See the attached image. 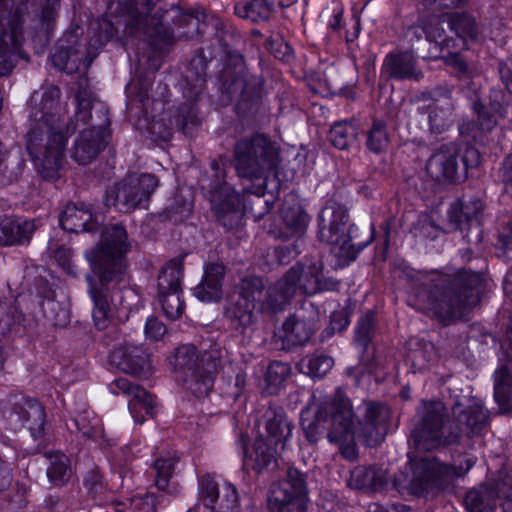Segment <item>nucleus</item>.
I'll list each match as a JSON object with an SVG mask.
<instances>
[{"label":"nucleus","instance_id":"f257e3e1","mask_svg":"<svg viewBox=\"0 0 512 512\" xmlns=\"http://www.w3.org/2000/svg\"><path fill=\"white\" fill-rule=\"evenodd\" d=\"M127 240L126 229L120 224H112L102 232L100 245L86 253L91 269L100 280V287H97L92 277L86 276L88 291L94 304L92 317L99 330L108 328L114 316V307L109 301L105 286L113 281L119 283L124 280V255L129 250Z\"/></svg>","mask_w":512,"mask_h":512},{"label":"nucleus","instance_id":"f03ea898","mask_svg":"<svg viewBox=\"0 0 512 512\" xmlns=\"http://www.w3.org/2000/svg\"><path fill=\"white\" fill-rule=\"evenodd\" d=\"M331 427L327 433L330 443L339 446L341 455L348 460H355L357 450L355 436L363 440L370 447L380 444L388 431L390 409L388 406L365 402L359 408L361 418L354 424V412L350 399L338 388L331 398Z\"/></svg>","mask_w":512,"mask_h":512},{"label":"nucleus","instance_id":"7ed1b4c3","mask_svg":"<svg viewBox=\"0 0 512 512\" xmlns=\"http://www.w3.org/2000/svg\"><path fill=\"white\" fill-rule=\"evenodd\" d=\"M484 290L480 273L458 271L445 287H427L411 294L409 303L417 310L436 318L443 324L462 318L466 311L476 306Z\"/></svg>","mask_w":512,"mask_h":512},{"label":"nucleus","instance_id":"20e7f679","mask_svg":"<svg viewBox=\"0 0 512 512\" xmlns=\"http://www.w3.org/2000/svg\"><path fill=\"white\" fill-rule=\"evenodd\" d=\"M338 282L323 275V263L297 264L291 267L281 279L267 289V306L283 310L297 291L313 295L320 291L337 289Z\"/></svg>","mask_w":512,"mask_h":512},{"label":"nucleus","instance_id":"39448f33","mask_svg":"<svg viewBox=\"0 0 512 512\" xmlns=\"http://www.w3.org/2000/svg\"><path fill=\"white\" fill-rule=\"evenodd\" d=\"M348 210L337 201L330 199L322 208L318 217L319 240L331 246V251L343 261H353L370 243L354 242V225L347 227Z\"/></svg>","mask_w":512,"mask_h":512},{"label":"nucleus","instance_id":"423d86ee","mask_svg":"<svg viewBox=\"0 0 512 512\" xmlns=\"http://www.w3.org/2000/svg\"><path fill=\"white\" fill-rule=\"evenodd\" d=\"M280 149L263 133L239 139L233 148L232 165L241 178L265 179L279 162Z\"/></svg>","mask_w":512,"mask_h":512},{"label":"nucleus","instance_id":"0eeeda50","mask_svg":"<svg viewBox=\"0 0 512 512\" xmlns=\"http://www.w3.org/2000/svg\"><path fill=\"white\" fill-rule=\"evenodd\" d=\"M58 126L29 124L25 137L27 152L44 178H53L60 169L68 141V132Z\"/></svg>","mask_w":512,"mask_h":512},{"label":"nucleus","instance_id":"6e6552de","mask_svg":"<svg viewBox=\"0 0 512 512\" xmlns=\"http://www.w3.org/2000/svg\"><path fill=\"white\" fill-rule=\"evenodd\" d=\"M170 364L179 374L183 385L195 396L209 394L218 373L217 360L211 354H200L194 345L184 344L176 349Z\"/></svg>","mask_w":512,"mask_h":512},{"label":"nucleus","instance_id":"1a4fd4ad","mask_svg":"<svg viewBox=\"0 0 512 512\" xmlns=\"http://www.w3.org/2000/svg\"><path fill=\"white\" fill-rule=\"evenodd\" d=\"M264 283L261 277L245 275L230 295L224 309V318L231 327L244 334L255 322V302H261L262 310L275 311L267 306V293L263 298Z\"/></svg>","mask_w":512,"mask_h":512},{"label":"nucleus","instance_id":"9d476101","mask_svg":"<svg viewBox=\"0 0 512 512\" xmlns=\"http://www.w3.org/2000/svg\"><path fill=\"white\" fill-rule=\"evenodd\" d=\"M223 89L230 100L235 102V111L245 117L258 113L261 104L263 80L253 75L241 62L235 71H223Z\"/></svg>","mask_w":512,"mask_h":512},{"label":"nucleus","instance_id":"9b49d317","mask_svg":"<svg viewBox=\"0 0 512 512\" xmlns=\"http://www.w3.org/2000/svg\"><path fill=\"white\" fill-rule=\"evenodd\" d=\"M154 0H134L128 11L126 26L132 34L143 33L155 53L162 54L174 43V35L156 14H151Z\"/></svg>","mask_w":512,"mask_h":512},{"label":"nucleus","instance_id":"f8f14e48","mask_svg":"<svg viewBox=\"0 0 512 512\" xmlns=\"http://www.w3.org/2000/svg\"><path fill=\"white\" fill-rule=\"evenodd\" d=\"M158 184L153 174H130L107 192L106 205L123 213L134 211L149 200Z\"/></svg>","mask_w":512,"mask_h":512},{"label":"nucleus","instance_id":"ddd939ff","mask_svg":"<svg viewBox=\"0 0 512 512\" xmlns=\"http://www.w3.org/2000/svg\"><path fill=\"white\" fill-rule=\"evenodd\" d=\"M412 478L408 485L411 494L421 496L433 489L442 488L452 479L461 476L459 470L440 462L434 457L412 459L409 455Z\"/></svg>","mask_w":512,"mask_h":512},{"label":"nucleus","instance_id":"4468645a","mask_svg":"<svg viewBox=\"0 0 512 512\" xmlns=\"http://www.w3.org/2000/svg\"><path fill=\"white\" fill-rule=\"evenodd\" d=\"M12 0H0V74L12 71L20 55L22 25L17 12L11 13Z\"/></svg>","mask_w":512,"mask_h":512},{"label":"nucleus","instance_id":"2eb2a0df","mask_svg":"<svg viewBox=\"0 0 512 512\" xmlns=\"http://www.w3.org/2000/svg\"><path fill=\"white\" fill-rule=\"evenodd\" d=\"M420 421L412 432L414 446L419 451H430L442 445L443 424L447 415L441 401H423L418 410Z\"/></svg>","mask_w":512,"mask_h":512},{"label":"nucleus","instance_id":"dca6fc26","mask_svg":"<svg viewBox=\"0 0 512 512\" xmlns=\"http://www.w3.org/2000/svg\"><path fill=\"white\" fill-rule=\"evenodd\" d=\"M61 91L57 86L49 85L42 91H35L29 101V124L58 126L66 129L64 115L66 109L60 103Z\"/></svg>","mask_w":512,"mask_h":512},{"label":"nucleus","instance_id":"f3484780","mask_svg":"<svg viewBox=\"0 0 512 512\" xmlns=\"http://www.w3.org/2000/svg\"><path fill=\"white\" fill-rule=\"evenodd\" d=\"M199 499L212 512H238L239 494L237 488L229 482L219 486L210 475L199 479Z\"/></svg>","mask_w":512,"mask_h":512},{"label":"nucleus","instance_id":"a211bd4d","mask_svg":"<svg viewBox=\"0 0 512 512\" xmlns=\"http://www.w3.org/2000/svg\"><path fill=\"white\" fill-rule=\"evenodd\" d=\"M109 120H105L98 126L82 130L75 139L72 158L81 165L90 163L97 154L106 146L109 133Z\"/></svg>","mask_w":512,"mask_h":512},{"label":"nucleus","instance_id":"6ab92c4d","mask_svg":"<svg viewBox=\"0 0 512 512\" xmlns=\"http://www.w3.org/2000/svg\"><path fill=\"white\" fill-rule=\"evenodd\" d=\"M460 148L455 143L442 145L426 164V171L437 182H456L461 176L458 173V157Z\"/></svg>","mask_w":512,"mask_h":512},{"label":"nucleus","instance_id":"aec40b11","mask_svg":"<svg viewBox=\"0 0 512 512\" xmlns=\"http://www.w3.org/2000/svg\"><path fill=\"white\" fill-rule=\"evenodd\" d=\"M110 390L115 394L121 392L125 395L131 396V399L128 401V407L130 413L137 422H143V418H138L139 414L142 412H145V414L151 417L155 415V402L153 396L141 386L130 382L127 378L116 379L111 383Z\"/></svg>","mask_w":512,"mask_h":512},{"label":"nucleus","instance_id":"412c9836","mask_svg":"<svg viewBox=\"0 0 512 512\" xmlns=\"http://www.w3.org/2000/svg\"><path fill=\"white\" fill-rule=\"evenodd\" d=\"M484 205L480 199H458L448 209L450 224L461 232H468L474 226H480Z\"/></svg>","mask_w":512,"mask_h":512},{"label":"nucleus","instance_id":"4be33fe9","mask_svg":"<svg viewBox=\"0 0 512 512\" xmlns=\"http://www.w3.org/2000/svg\"><path fill=\"white\" fill-rule=\"evenodd\" d=\"M419 113L427 116L429 131L439 135L453 124L454 103L450 95L430 100L418 108Z\"/></svg>","mask_w":512,"mask_h":512},{"label":"nucleus","instance_id":"5701e85b","mask_svg":"<svg viewBox=\"0 0 512 512\" xmlns=\"http://www.w3.org/2000/svg\"><path fill=\"white\" fill-rule=\"evenodd\" d=\"M381 70L389 78L398 81L410 80L417 82L424 77L423 72L417 68L413 54L403 51L388 53L383 60Z\"/></svg>","mask_w":512,"mask_h":512},{"label":"nucleus","instance_id":"b1692460","mask_svg":"<svg viewBox=\"0 0 512 512\" xmlns=\"http://www.w3.org/2000/svg\"><path fill=\"white\" fill-rule=\"evenodd\" d=\"M110 363L128 374H141L149 371L148 354L133 344L119 345L109 355Z\"/></svg>","mask_w":512,"mask_h":512},{"label":"nucleus","instance_id":"393cba45","mask_svg":"<svg viewBox=\"0 0 512 512\" xmlns=\"http://www.w3.org/2000/svg\"><path fill=\"white\" fill-rule=\"evenodd\" d=\"M213 209L224 226L232 225L240 216V196L226 182L219 184L211 194Z\"/></svg>","mask_w":512,"mask_h":512},{"label":"nucleus","instance_id":"a878e982","mask_svg":"<svg viewBox=\"0 0 512 512\" xmlns=\"http://www.w3.org/2000/svg\"><path fill=\"white\" fill-rule=\"evenodd\" d=\"M261 424L263 425L267 441L270 445L275 446V450L284 449L286 441L292 435V424L288 420L282 408L269 407L262 418Z\"/></svg>","mask_w":512,"mask_h":512},{"label":"nucleus","instance_id":"bb28decb","mask_svg":"<svg viewBox=\"0 0 512 512\" xmlns=\"http://www.w3.org/2000/svg\"><path fill=\"white\" fill-rule=\"evenodd\" d=\"M59 221L64 230L80 233L95 231L98 216L93 215L90 207L85 203H69L62 212Z\"/></svg>","mask_w":512,"mask_h":512},{"label":"nucleus","instance_id":"cd10ccee","mask_svg":"<svg viewBox=\"0 0 512 512\" xmlns=\"http://www.w3.org/2000/svg\"><path fill=\"white\" fill-rule=\"evenodd\" d=\"M472 108L477 113L483 130H491L501 120L508 118L509 114V102L500 90L490 92L489 109L491 113L485 111V106L479 100L472 103Z\"/></svg>","mask_w":512,"mask_h":512},{"label":"nucleus","instance_id":"c85d7f7f","mask_svg":"<svg viewBox=\"0 0 512 512\" xmlns=\"http://www.w3.org/2000/svg\"><path fill=\"white\" fill-rule=\"evenodd\" d=\"M225 272V267L221 263L206 265L203 279L195 287L194 295L204 302L218 301L222 297V281Z\"/></svg>","mask_w":512,"mask_h":512},{"label":"nucleus","instance_id":"c756f323","mask_svg":"<svg viewBox=\"0 0 512 512\" xmlns=\"http://www.w3.org/2000/svg\"><path fill=\"white\" fill-rule=\"evenodd\" d=\"M36 229L34 220L2 218L0 220V245L12 246L28 243Z\"/></svg>","mask_w":512,"mask_h":512},{"label":"nucleus","instance_id":"7c9ffc66","mask_svg":"<svg viewBox=\"0 0 512 512\" xmlns=\"http://www.w3.org/2000/svg\"><path fill=\"white\" fill-rule=\"evenodd\" d=\"M242 454H243V465L248 469L260 471L266 468L273 460L274 454L278 451L275 447H270V443H267L264 439H257L250 449L246 443V437L241 436L240 439Z\"/></svg>","mask_w":512,"mask_h":512},{"label":"nucleus","instance_id":"2f4dec72","mask_svg":"<svg viewBox=\"0 0 512 512\" xmlns=\"http://www.w3.org/2000/svg\"><path fill=\"white\" fill-rule=\"evenodd\" d=\"M314 328L313 322L306 321L298 315H291L278 330V335L288 346L301 345L310 339Z\"/></svg>","mask_w":512,"mask_h":512},{"label":"nucleus","instance_id":"473e14b6","mask_svg":"<svg viewBox=\"0 0 512 512\" xmlns=\"http://www.w3.org/2000/svg\"><path fill=\"white\" fill-rule=\"evenodd\" d=\"M275 13L272 0H241L234 5V14L252 23L269 21Z\"/></svg>","mask_w":512,"mask_h":512},{"label":"nucleus","instance_id":"72a5a7b5","mask_svg":"<svg viewBox=\"0 0 512 512\" xmlns=\"http://www.w3.org/2000/svg\"><path fill=\"white\" fill-rule=\"evenodd\" d=\"M308 496L290 494L285 490H272L268 500L270 512H311Z\"/></svg>","mask_w":512,"mask_h":512},{"label":"nucleus","instance_id":"f704fd0d","mask_svg":"<svg viewBox=\"0 0 512 512\" xmlns=\"http://www.w3.org/2000/svg\"><path fill=\"white\" fill-rule=\"evenodd\" d=\"M447 22V14L438 15H422L414 25L408 29L417 39L423 36L430 42H443L444 29L441 24Z\"/></svg>","mask_w":512,"mask_h":512},{"label":"nucleus","instance_id":"c9c22d12","mask_svg":"<svg viewBox=\"0 0 512 512\" xmlns=\"http://www.w3.org/2000/svg\"><path fill=\"white\" fill-rule=\"evenodd\" d=\"M494 398L501 411L512 409V373L505 366L495 371Z\"/></svg>","mask_w":512,"mask_h":512},{"label":"nucleus","instance_id":"e433bc0d","mask_svg":"<svg viewBox=\"0 0 512 512\" xmlns=\"http://www.w3.org/2000/svg\"><path fill=\"white\" fill-rule=\"evenodd\" d=\"M385 479L380 471L373 467L357 466L351 473L348 480V486L352 489H378Z\"/></svg>","mask_w":512,"mask_h":512},{"label":"nucleus","instance_id":"4c0bfd02","mask_svg":"<svg viewBox=\"0 0 512 512\" xmlns=\"http://www.w3.org/2000/svg\"><path fill=\"white\" fill-rule=\"evenodd\" d=\"M285 227L289 230L288 236L302 235L308 225V217L302 207L295 203L284 202L280 210Z\"/></svg>","mask_w":512,"mask_h":512},{"label":"nucleus","instance_id":"58836bf2","mask_svg":"<svg viewBox=\"0 0 512 512\" xmlns=\"http://www.w3.org/2000/svg\"><path fill=\"white\" fill-rule=\"evenodd\" d=\"M183 265L180 259L170 260L163 268L158 278L160 293L181 291Z\"/></svg>","mask_w":512,"mask_h":512},{"label":"nucleus","instance_id":"ea45409f","mask_svg":"<svg viewBox=\"0 0 512 512\" xmlns=\"http://www.w3.org/2000/svg\"><path fill=\"white\" fill-rule=\"evenodd\" d=\"M334 366L332 357L315 353L302 358L299 362V368L302 373L312 378H320L326 375Z\"/></svg>","mask_w":512,"mask_h":512},{"label":"nucleus","instance_id":"a19ab883","mask_svg":"<svg viewBox=\"0 0 512 512\" xmlns=\"http://www.w3.org/2000/svg\"><path fill=\"white\" fill-rule=\"evenodd\" d=\"M177 462L178 457L172 451L162 452L154 460L153 466L156 471L155 484L160 490H164L168 486Z\"/></svg>","mask_w":512,"mask_h":512},{"label":"nucleus","instance_id":"79ce46f5","mask_svg":"<svg viewBox=\"0 0 512 512\" xmlns=\"http://www.w3.org/2000/svg\"><path fill=\"white\" fill-rule=\"evenodd\" d=\"M291 374V368L288 364L281 361H273L268 366L265 373V391L268 394H277L284 386Z\"/></svg>","mask_w":512,"mask_h":512},{"label":"nucleus","instance_id":"37998d69","mask_svg":"<svg viewBox=\"0 0 512 512\" xmlns=\"http://www.w3.org/2000/svg\"><path fill=\"white\" fill-rule=\"evenodd\" d=\"M46 456L50 461V467L47 469L50 481L56 485L63 484L70 471L68 457L58 451L48 452Z\"/></svg>","mask_w":512,"mask_h":512},{"label":"nucleus","instance_id":"c03bdc74","mask_svg":"<svg viewBox=\"0 0 512 512\" xmlns=\"http://www.w3.org/2000/svg\"><path fill=\"white\" fill-rule=\"evenodd\" d=\"M205 17L201 13H183L179 16V28H187V30L179 33L180 38L193 39L204 33L205 23L201 20Z\"/></svg>","mask_w":512,"mask_h":512},{"label":"nucleus","instance_id":"a18cd8bd","mask_svg":"<svg viewBox=\"0 0 512 512\" xmlns=\"http://www.w3.org/2000/svg\"><path fill=\"white\" fill-rule=\"evenodd\" d=\"M447 22L450 29L461 38H474L477 35L475 20L466 14H447Z\"/></svg>","mask_w":512,"mask_h":512},{"label":"nucleus","instance_id":"49530a36","mask_svg":"<svg viewBox=\"0 0 512 512\" xmlns=\"http://www.w3.org/2000/svg\"><path fill=\"white\" fill-rule=\"evenodd\" d=\"M208 61L203 53L196 54L190 61L189 73L187 79L193 82L194 94H199L205 84V76L207 71Z\"/></svg>","mask_w":512,"mask_h":512},{"label":"nucleus","instance_id":"de8ad7c7","mask_svg":"<svg viewBox=\"0 0 512 512\" xmlns=\"http://www.w3.org/2000/svg\"><path fill=\"white\" fill-rule=\"evenodd\" d=\"M330 403L331 399L329 401H326L319 409L315 421H311L308 424L305 422L302 423L303 430L305 432L306 438L311 443H316L319 439L320 433H321V420L324 419L325 422H329L328 425V431L331 427V410H330Z\"/></svg>","mask_w":512,"mask_h":512},{"label":"nucleus","instance_id":"09e8293b","mask_svg":"<svg viewBox=\"0 0 512 512\" xmlns=\"http://www.w3.org/2000/svg\"><path fill=\"white\" fill-rule=\"evenodd\" d=\"M157 498L152 493H146L144 496H133L125 502H113L115 512H127L130 508H137L144 512H155Z\"/></svg>","mask_w":512,"mask_h":512},{"label":"nucleus","instance_id":"8fccbe9b","mask_svg":"<svg viewBox=\"0 0 512 512\" xmlns=\"http://www.w3.org/2000/svg\"><path fill=\"white\" fill-rule=\"evenodd\" d=\"M273 490H285L290 494H302V496H308L306 488L305 475L296 468H289L287 470L286 479L278 484Z\"/></svg>","mask_w":512,"mask_h":512},{"label":"nucleus","instance_id":"3c124183","mask_svg":"<svg viewBox=\"0 0 512 512\" xmlns=\"http://www.w3.org/2000/svg\"><path fill=\"white\" fill-rule=\"evenodd\" d=\"M182 291L177 292H159V302L162 310L168 319H178L184 311V302L181 299Z\"/></svg>","mask_w":512,"mask_h":512},{"label":"nucleus","instance_id":"603ef678","mask_svg":"<svg viewBox=\"0 0 512 512\" xmlns=\"http://www.w3.org/2000/svg\"><path fill=\"white\" fill-rule=\"evenodd\" d=\"M388 142L386 126L381 121H374L367 134L368 149L378 154L387 148Z\"/></svg>","mask_w":512,"mask_h":512},{"label":"nucleus","instance_id":"864d4df0","mask_svg":"<svg viewBox=\"0 0 512 512\" xmlns=\"http://www.w3.org/2000/svg\"><path fill=\"white\" fill-rule=\"evenodd\" d=\"M356 136V129L347 122H339L330 130V140L333 146L338 149H346Z\"/></svg>","mask_w":512,"mask_h":512},{"label":"nucleus","instance_id":"5fc2aeb1","mask_svg":"<svg viewBox=\"0 0 512 512\" xmlns=\"http://www.w3.org/2000/svg\"><path fill=\"white\" fill-rule=\"evenodd\" d=\"M464 502L471 512H486L490 508V491L486 487L470 490Z\"/></svg>","mask_w":512,"mask_h":512},{"label":"nucleus","instance_id":"6e6d98bb","mask_svg":"<svg viewBox=\"0 0 512 512\" xmlns=\"http://www.w3.org/2000/svg\"><path fill=\"white\" fill-rule=\"evenodd\" d=\"M74 423L78 432L81 433L83 437L96 438L101 433L99 419L94 416L92 417V413L88 410L79 413L75 417Z\"/></svg>","mask_w":512,"mask_h":512},{"label":"nucleus","instance_id":"4d7b16f0","mask_svg":"<svg viewBox=\"0 0 512 512\" xmlns=\"http://www.w3.org/2000/svg\"><path fill=\"white\" fill-rule=\"evenodd\" d=\"M466 416V425L473 434L480 433L487 425L488 414L481 403L469 406Z\"/></svg>","mask_w":512,"mask_h":512},{"label":"nucleus","instance_id":"13d9d810","mask_svg":"<svg viewBox=\"0 0 512 512\" xmlns=\"http://www.w3.org/2000/svg\"><path fill=\"white\" fill-rule=\"evenodd\" d=\"M24 414L21 419L25 422H31V429L42 428L45 420V412L42 405L35 399L25 401Z\"/></svg>","mask_w":512,"mask_h":512},{"label":"nucleus","instance_id":"bf43d9fd","mask_svg":"<svg viewBox=\"0 0 512 512\" xmlns=\"http://www.w3.org/2000/svg\"><path fill=\"white\" fill-rule=\"evenodd\" d=\"M92 96L86 91H79L76 95L75 121L87 124L91 119Z\"/></svg>","mask_w":512,"mask_h":512},{"label":"nucleus","instance_id":"052dcab7","mask_svg":"<svg viewBox=\"0 0 512 512\" xmlns=\"http://www.w3.org/2000/svg\"><path fill=\"white\" fill-rule=\"evenodd\" d=\"M373 333V315L365 314L360 318L355 332V342L362 346L366 347L369 343Z\"/></svg>","mask_w":512,"mask_h":512},{"label":"nucleus","instance_id":"680f3d73","mask_svg":"<svg viewBox=\"0 0 512 512\" xmlns=\"http://www.w3.org/2000/svg\"><path fill=\"white\" fill-rule=\"evenodd\" d=\"M84 485L95 499H98L100 502H107L106 499L100 496L104 489V485L102 475L98 468H93L86 474L84 478Z\"/></svg>","mask_w":512,"mask_h":512},{"label":"nucleus","instance_id":"e2e57ef3","mask_svg":"<svg viewBox=\"0 0 512 512\" xmlns=\"http://www.w3.org/2000/svg\"><path fill=\"white\" fill-rule=\"evenodd\" d=\"M100 25L103 31L90 39L87 51L88 55H91L92 51L94 53L101 49L106 44V42L113 36V26L109 21L103 20V22Z\"/></svg>","mask_w":512,"mask_h":512},{"label":"nucleus","instance_id":"0e129e2a","mask_svg":"<svg viewBox=\"0 0 512 512\" xmlns=\"http://www.w3.org/2000/svg\"><path fill=\"white\" fill-rule=\"evenodd\" d=\"M54 257L58 265L62 267L67 274L73 277L77 276V269L72 261V251L70 249L60 247L55 251Z\"/></svg>","mask_w":512,"mask_h":512},{"label":"nucleus","instance_id":"69168bd1","mask_svg":"<svg viewBox=\"0 0 512 512\" xmlns=\"http://www.w3.org/2000/svg\"><path fill=\"white\" fill-rule=\"evenodd\" d=\"M68 49L61 47L55 53L51 55V62L54 67L58 68L61 71H64L68 74H72L75 72L74 64L67 65L68 59Z\"/></svg>","mask_w":512,"mask_h":512},{"label":"nucleus","instance_id":"338daca9","mask_svg":"<svg viewBox=\"0 0 512 512\" xmlns=\"http://www.w3.org/2000/svg\"><path fill=\"white\" fill-rule=\"evenodd\" d=\"M166 332L165 325L156 318H149L145 324V334L148 338L159 340Z\"/></svg>","mask_w":512,"mask_h":512},{"label":"nucleus","instance_id":"774afa93","mask_svg":"<svg viewBox=\"0 0 512 512\" xmlns=\"http://www.w3.org/2000/svg\"><path fill=\"white\" fill-rule=\"evenodd\" d=\"M56 18V11L53 7L47 5L43 7L40 14L41 30L49 33L53 28Z\"/></svg>","mask_w":512,"mask_h":512}]
</instances>
